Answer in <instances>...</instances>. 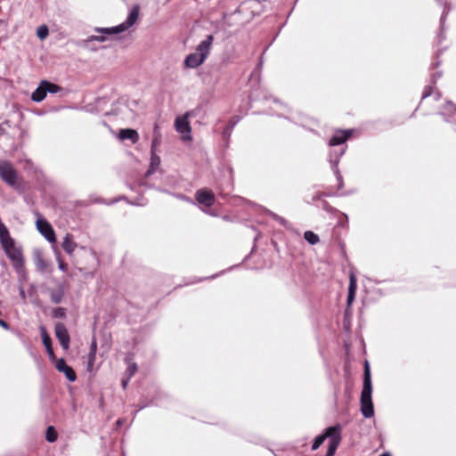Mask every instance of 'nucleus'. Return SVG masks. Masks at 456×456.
Listing matches in <instances>:
<instances>
[{"mask_svg":"<svg viewBox=\"0 0 456 456\" xmlns=\"http://www.w3.org/2000/svg\"><path fill=\"white\" fill-rule=\"evenodd\" d=\"M356 287H357V285H356V277L352 273L350 274V281H349V287H348V295H347V300H346L348 306H350L352 305V303L354 302V300Z\"/></svg>","mask_w":456,"mask_h":456,"instance_id":"obj_13","label":"nucleus"},{"mask_svg":"<svg viewBox=\"0 0 456 456\" xmlns=\"http://www.w3.org/2000/svg\"><path fill=\"white\" fill-rule=\"evenodd\" d=\"M196 200L200 204L211 207L215 202V195L211 191L200 190L196 192Z\"/></svg>","mask_w":456,"mask_h":456,"instance_id":"obj_10","label":"nucleus"},{"mask_svg":"<svg viewBox=\"0 0 456 456\" xmlns=\"http://www.w3.org/2000/svg\"><path fill=\"white\" fill-rule=\"evenodd\" d=\"M96 355L93 354H88L87 370L93 371L94 364L95 362Z\"/></svg>","mask_w":456,"mask_h":456,"instance_id":"obj_27","label":"nucleus"},{"mask_svg":"<svg viewBox=\"0 0 456 456\" xmlns=\"http://www.w3.org/2000/svg\"><path fill=\"white\" fill-rule=\"evenodd\" d=\"M191 112H186L183 115L177 116L175 119V129L180 134L181 140L183 142H191V126L189 121Z\"/></svg>","mask_w":456,"mask_h":456,"instance_id":"obj_4","label":"nucleus"},{"mask_svg":"<svg viewBox=\"0 0 456 456\" xmlns=\"http://www.w3.org/2000/svg\"><path fill=\"white\" fill-rule=\"evenodd\" d=\"M139 16V7L134 6L130 13L128 14L126 20L121 24L111 27V28H95V31L99 33H102L105 35H112V34H119L125 32L129 28H131L137 20Z\"/></svg>","mask_w":456,"mask_h":456,"instance_id":"obj_3","label":"nucleus"},{"mask_svg":"<svg viewBox=\"0 0 456 456\" xmlns=\"http://www.w3.org/2000/svg\"><path fill=\"white\" fill-rule=\"evenodd\" d=\"M61 372L65 374L67 379L70 382L75 381L77 379L75 371L69 365H67V367Z\"/></svg>","mask_w":456,"mask_h":456,"instance_id":"obj_22","label":"nucleus"},{"mask_svg":"<svg viewBox=\"0 0 456 456\" xmlns=\"http://www.w3.org/2000/svg\"><path fill=\"white\" fill-rule=\"evenodd\" d=\"M335 451H331V450H329L328 449V452L326 453V456H334L335 455Z\"/></svg>","mask_w":456,"mask_h":456,"instance_id":"obj_35","label":"nucleus"},{"mask_svg":"<svg viewBox=\"0 0 456 456\" xmlns=\"http://www.w3.org/2000/svg\"><path fill=\"white\" fill-rule=\"evenodd\" d=\"M137 370V366L134 363L128 365L126 372L128 374V379H130Z\"/></svg>","mask_w":456,"mask_h":456,"instance_id":"obj_30","label":"nucleus"},{"mask_svg":"<svg viewBox=\"0 0 456 456\" xmlns=\"http://www.w3.org/2000/svg\"><path fill=\"white\" fill-rule=\"evenodd\" d=\"M44 86H45V90L47 93L55 94L61 90V87L57 85L52 84L47 81H44Z\"/></svg>","mask_w":456,"mask_h":456,"instance_id":"obj_25","label":"nucleus"},{"mask_svg":"<svg viewBox=\"0 0 456 456\" xmlns=\"http://www.w3.org/2000/svg\"><path fill=\"white\" fill-rule=\"evenodd\" d=\"M177 198H179L180 200H187V201H190L189 199H187L185 196L183 195H178Z\"/></svg>","mask_w":456,"mask_h":456,"instance_id":"obj_37","label":"nucleus"},{"mask_svg":"<svg viewBox=\"0 0 456 456\" xmlns=\"http://www.w3.org/2000/svg\"><path fill=\"white\" fill-rule=\"evenodd\" d=\"M65 315H66L65 309L62 307L55 308L53 311V316L54 318H64Z\"/></svg>","mask_w":456,"mask_h":456,"instance_id":"obj_26","label":"nucleus"},{"mask_svg":"<svg viewBox=\"0 0 456 456\" xmlns=\"http://www.w3.org/2000/svg\"><path fill=\"white\" fill-rule=\"evenodd\" d=\"M5 254L12 261L13 266L20 270L23 266L22 254L20 248L15 245L13 239H10L1 243Z\"/></svg>","mask_w":456,"mask_h":456,"instance_id":"obj_5","label":"nucleus"},{"mask_svg":"<svg viewBox=\"0 0 456 456\" xmlns=\"http://www.w3.org/2000/svg\"><path fill=\"white\" fill-rule=\"evenodd\" d=\"M35 265H36V267L38 271L40 272H45L47 267H48V265L47 263L44 260V258L42 257V256L37 253L36 256H35Z\"/></svg>","mask_w":456,"mask_h":456,"instance_id":"obj_20","label":"nucleus"},{"mask_svg":"<svg viewBox=\"0 0 456 456\" xmlns=\"http://www.w3.org/2000/svg\"><path fill=\"white\" fill-rule=\"evenodd\" d=\"M61 298H62L61 293H52V295H51V299L54 303H60L61 301Z\"/></svg>","mask_w":456,"mask_h":456,"instance_id":"obj_31","label":"nucleus"},{"mask_svg":"<svg viewBox=\"0 0 456 456\" xmlns=\"http://www.w3.org/2000/svg\"><path fill=\"white\" fill-rule=\"evenodd\" d=\"M0 326H1V327H3V328H4V329H5V330H8V329H9L8 324H7L4 321H3V320H1V319H0Z\"/></svg>","mask_w":456,"mask_h":456,"instance_id":"obj_34","label":"nucleus"},{"mask_svg":"<svg viewBox=\"0 0 456 456\" xmlns=\"http://www.w3.org/2000/svg\"><path fill=\"white\" fill-rule=\"evenodd\" d=\"M371 393L370 370L369 363L366 362L364 364L363 387L361 393V411L365 418H370L374 414Z\"/></svg>","mask_w":456,"mask_h":456,"instance_id":"obj_1","label":"nucleus"},{"mask_svg":"<svg viewBox=\"0 0 456 456\" xmlns=\"http://www.w3.org/2000/svg\"><path fill=\"white\" fill-rule=\"evenodd\" d=\"M177 198H179L180 200H187V201H190L189 199H187L185 196L183 195H178Z\"/></svg>","mask_w":456,"mask_h":456,"instance_id":"obj_36","label":"nucleus"},{"mask_svg":"<svg viewBox=\"0 0 456 456\" xmlns=\"http://www.w3.org/2000/svg\"><path fill=\"white\" fill-rule=\"evenodd\" d=\"M304 237L305 240H307L312 245H314L319 241V237L311 231L305 232Z\"/></svg>","mask_w":456,"mask_h":456,"instance_id":"obj_21","label":"nucleus"},{"mask_svg":"<svg viewBox=\"0 0 456 456\" xmlns=\"http://www.w3.org/2000/svg\"><path fill=\"white\" fill-rule=\"evenodd\" d=\"M55 367L60 372H61L67 367L66 362L61 358L56 362Z\"/></svg>","mask_w":456,"mask_h":456,"instance_id":"obj_29","label":"nucleus"},{"mask_svg":"<svg viewBox=\"0 0 456 456\" xmlns=\"http://www.w3.org/2000/svg\"><path fill=\"white\" fill-rule=\"evenodd\" d=\"M41 336L43 344L45 346L46 352L51 359H54V353L51 345V338L49 335L46 332V330L45 327H40Z\"/></svg>","mask_w":456,"mask_h":456,"instance_id":"obj_14","label":"nucleus"},{"mask_svg":"<svg viewBox=\"0 0 456 456\" xmlns=\"http://www.w3.org/2000/svg\"><path fill=\"white\" fill-rule=\"evenodd\" d=\"M98 41V42H105L106 37L104 36H89L86 38V42Z\"/></svg>","mask_w":456,"mask_h":456,"instance_id":"obj_28","label":"nucleus"},{"mask_svg":"<svg viewBox=\"0 0 456 456\" xmlns=\"http://www.w3.org/2000/svg\"><path fill=\"white\" fill-rule=\"evenodd\" d=\"M49 29L46 25H42L38 27L37 30V36L39 37V39L44 40L48 37Z\"/></svg>","mask_w":456,"mask_h":456,"instance_id":"obj_24","label":"nucleus"},{"mask_svg":"<svg viewBox=\"0 0 456 456\" xmlns=\"http://www.w3.org/2000/svg\"><path fill=\"white\" fill-rule=\"evenodd\" d=\"M58 262H59V268L60 270H61L62 272H66L67 271V265L64 264L61 259L58 258Z\"/></svg>","mask_w":456,"mask_h":456,"instance_id":"obj_33","label":"nucleus"},{"mask_svg":"<svg viewBox=\"0 0 456 456\" xmlns=\"http://www.w3.org/2000/svg\"><path fill=\"white\" fill-rule=\"evenodd\" d=\"M351 135V130H340L336 132V134L330 140L329 144L330 146L338 145L343 143L347 140V138Z\"/></svg>","mask_w":456,"mask_h":456,"instance_id":"obj_12","label":"nucleus"},{"mask_svg":"<svg viewBox=\"0 0 456 456\" xmlns=\"http://www.w3.org/2000/svg\"><path fill=\"white\" fill-rule=\"evenodd\" d=\"M46 94L47 92L45 86H44V81H42L39 86L32 93L31 99L34 102H40L45 98Z\"/></svg>","mask_w":456,"mask_h":456,"instance_id":"obj_16","label":"nucleus"},{"mask_svg":"<svg viewBox=\"0 0 456 456\" xmlns=\"http://www.w3.org/2000/svg\"><path fill=\"white\" fill-rule=\"evenodd\" d=\"M55 336L58 338L63 349L67 350L69 346V335L67 328L61 322H58L54 328Z\"/></svg>","mask_w":456,"mask_h":456,"instance_id":"obj_9","label":"nucleus"},{"mask_svg":"<svg viewBox=\"0 0 456 456\" xmlns=\"http://www.w3.org/2000/svg\"><path fill=\"white\" fill-rule=\"evenodd\" d=\"M334 432H341V427L339 425H336V426L328 428L326 429V431L324 432V434L320 435L315 438V440L312 445V450H314V451L317 450L322 444V443L325 441V439L328 438L329 436H331L332 433H334Z\"/></svg>","mask_w":456,"mask_h":456,"instance_id":"obj_11","label":"nucleus"},{"mask_svg":"<svg viewBox=\"0 0 456 456\" xmlns=\"http://www.w3.org/2000/svg\"><path fill=\"white\" fill-rule=\"evenodd\" d=\"M77 248V243L73 241L70 234H66L62 242V248L69 255H71Z\"/></svg>","mask_w":456,"mask_h":456,"instance_id":"obj_17","label":"nucleus"},{"mask_svg":"<svg viewBox=\"0 0 456 456\" xmlns=\"http://www.w3.org/2000/svg\"><path fill=\"white\" fill-rule=\"evenodd\" d=\"M329 438H330V440L328 449L336 452L341 441L340 432L332 433L331 436H329Z\"/></svg>","mask_w":456,"mask_h":456,"instance_id":"obj_18","label":"nucleus"},{"mask_svg":"<svg viewBox=\"0 0 456 456\" xmlns=\"http://www.w3.org/2000/svg\"><path fill=\"white\" fill-rule=\"evenodd\" d=\"M37 228L39 232L49 241L55 242L56 237L55 232L51 224L45 219L37 220Z\"/></svg>","mask_w":456,"mask_h":456,"instance_id":"obj_8","label":"nucleus"},{"mask_svg":"<svg viewBox=\"0 0 456 456\" xmlns=\"http://www.w3.org/2000/svg\"><path fill=\"white\" fill-rule=\"evenodd\" d=\"M127 382H128V380H125V379L122 380V386H123L124 388H126V387L127 385Z\"/></svg>","mask_w":456,"mask_h":456,"instance_id":"obj_40","label":"nucleus"},{"mask_svg":"<svg viewBox=\"0 0 456 456\" xmlns=\"http://www.w3.org/2000/svg\"><path fill=\"white\" fill-rule=\"evenodd\" d=\"M156 144H157V140H153L152 146H151V151H154V147H155Z\"/></svg>","mask_w":456,"mask_h":456,"instance_id":"obj_39","label":"nucleus"},{"mask_svg":"<svg viewBox=\"0 0 456 456\" xmlns=\"http://www.w3.org/2000/svg\"><path fill=\"white\" fill-rule=\"evenodd\" d=\"M160 164V159L159 156H157L153 151H151V167L149 170L147 171V175H150L155 172V170L158 168V167Z\"/></svg>","mask_w":456,"mask_h":456,"instance_id":"obj_19","label":"nucleus"},{"mask_svg":"<svg viewBox=\"0 0 456 456\" xmlns=\"http://www.w3.org/2000/svg\"><path fill=\"white\" fill-rule=\"evenodd\" d=\"M277 220H279L280 222L283 223L284 220L281 218V217H279L278 216L276 215H273Z\"/></svg>","mask_w":456,"mask_h":456,"instance_id":"obj_38","label":"nucleus"},{"mask_svg":"<svg viewBox=\"0 0 456 456\" xmlns=\"http://www.w3.org/2000/svg\"><path fill=\"white\" fill-rule=\"evenodd\" d=\"M5 254L12 261L13 266L20 270L23 266L22 254L20 248L15 245L13 239H10L1 243Z\"/></svg>","mask_w":456,"mask_h":456,"instance_id":"obj_6","label":"nucleus"},{"mask_svg":"<svg viewBox=\"0 0 456 456\" xmlns=\"http://www.w3.org/2000/svg\"><path fill=\"white\" fill-rule=\"evenodd\" d=\"M214 41V37L208 35L200 44L197 46L196 52L189 54L184 60V65L190 69H195L200 66L208 58L211 46Z\"/></svg>","mask_w":456,"mask_h":456,"instance_id":"obj_2","label":"nucleus"},{"mask_svg":"<svg viewBox=\"0 0 456 456\" xmlns=\"http://www.w3.org/2000/svg\"><path fill=\"white\" fill-rule=\"evenodd\" d=\"M0 177L10 186L17 185V173L9 162L0 161Z\"/></svg>","mask_w":456,"mask_h":456,"instance_id":"obj_7","label":"nucleus"},{"mask_svg":"<svg viewBox=\"0 0 456 456\" xmlns=\"http://www.w3.org/2000/svg\"><path fill=\"white\" fill-rule=\"evenodd\" d=\"M58 435L53 427H49L46 430V440L50 443L57 440Z\"/></svg>","mask_w":456,"mask_h":456,"instance_id":"obj_23","label":"nucleus"},{"mask_svg":"<svg viewBox=\"0 0 456 456\" xmlns=\"http://www.w3.org/2000/svg\"><path fill=\"white\" fill-rule=\"evenodd\" d=\"M118 136L121 140H126V139L131 140L133 143L137 142L139 140L138 133L135 130L129 129V128L121 129L119 131Z\"/></svg>","mask_w":456,"mask_h":456,"instance_id":"obj_15","label":"nucleus"},{"mask_svg":"<svg viewBox=\"0 0 456 456\" xmlns=\"http://www.w3.org/2000/svg\"><path fill=\"white\" fill-rule=\"evenodd\" d=\"M380 456H390L388 453H383Z\"/></svg>","mask_w":456,"mask_h":456,"instance_id":"obj_41","label":"nucleus"},{"mask_svg":"<svg viewBox=\"0 0 456 456\" xmlns=\"http://www.w3.org/2000/svg\"><path fill=\"white\" fill-rule=\"evenodd\" d=\"M96 351H97V343H96L95 339H93V341L91 343L89 354H93L94 353V354L96 355Z\"/></svg>","mask_w":456,"mask_h":456,"instance_id":"obj_32","label":"nucleus"}]
</instances>
